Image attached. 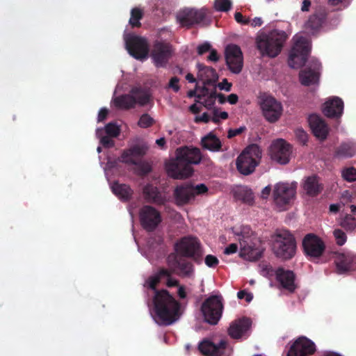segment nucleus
Returning <instances> with one entry per match:
<instances>
[{"mask_svg": "<svg viewBox=\"0 0 356 356\" xmlns=\"http://www.w3.org/2000/svg\"><path fill=\"white\" fill-rule=\"evenodd\" d=\"M149 291V295L153 296L149 312L155 323L161 325L175 323L181 314L179 302L167 290Z\"/></svg>", "mask_w": 356, "mask_h": 356, "instance_id": "obj_1", "label": "nucleus"}, {"mask_svg": "<svg viewBox=\"0 0 356 356\" xmlns=\"http://www.w3.org/2000/svg\"><path fill=\"white\" fill-rule=\"evenodd\" d=\"M147 145L137 139L135 143L130 144L129 148L124 149L117 161H108L104 168L106 178L108 179L109 171L115 168L118 162L123 163L129 166H134L138 174H146L151 170L149 165L141 158L146 154Z\"/></svg>", "mask_w": 356, "mask_h": 356, "instance_id": "obj_2", "label": "nucleus"}, {"mask_svg": "<svg viewBox=\"0 0 356 356\" xmlns=\"http://www.w3.org/2000/svg\"><path fill=\"white\" fill-rule=\"evenodd\" d=\"M236 240L240 245V256L248 261H255L261 255L259 241L249 226H240L232 228Z\"/></svg>", "mask_w": 356, "mask_h": 356, "instance_id": "obj_3", "label": "nucleus"}, {"mask_svg": "<svg viewBox=\"0 0 356 356\" xmlns=\"http://www.w3.org/2000/svg\"><path fill=\"white\" fill-rule=\"evenodd\" d=\"M286 37L284 31L277 30L261 33L257 38V47L263 56L275 57L280 53Z\"/></svg>", "mask_w": 356, "mask_h": 356, "instance_id": "obj_4", "label": "nucleus"}, {"mask_svg": "<svg viewBox=\"0 0 356 356\" xmlns=\"http://www.w3.org/2000/svg\"><path fill=\"white\" fill-rule=\"evenodd\" d=\"M272 248L274 254L282 259H289L296 253V243L293 236L285 229H278L272 236Z\"/></svg>", "mask_w": 356, "mask_h": 356, "instance_id": "obj_5", "label": "nucleus"}, {"mask_svg": "<svg viewBox=\"0 0 356 356\" xmlns=\"http://www.w3.org/2000/svg\"><path fill=\"white\" fill-rule=\"evenodd\" d=\"M261 155V150L257 145L248 146L236 160L238 171L243 175L252 174L259 164Z\"/></svg>", "mask_w": 356, "mask_h": 356, "instance_id": "obj_6", "label": "nucleus"}, {"mask_svg": "<svg viewBox=\"0 0 356 356\" xmlns=\"http://www.w3.org/2000/svg\"><path fill=\"white\" fill-rule=\"evenodd\" d=\"M297 183L280 181L273 186V200L280 211L286 209L296 198Z\"/></svg>", "mask_w": 356, "mask_h": 356, "instance_id": "obj_7", "label": "nucleus"}, {"mask_svg": "<svg viewBox=\"0 0 356 356\" xmlns=\"http://www.w3.org/2000/svg\"><path fill=\"white\" fill-rule=\"evenodd\" d=\"M293 40V46L289 53V65L292 68H298L305 63L311 50V43L301 33L296 34Z\"/></svg>", "mask_w": 356, "mask_h": 356, "instance_id": "obj_8", "label": "nucleus"}, {"mask_svg": "<svg viewBox=\"0 0 356 356\" xmlns=\"http://www.w3.org/2000/svg\"><path fill=\"white\" fill-rule=\"evenodd\" d=\"M124 40L126 49L131 56L141 60L147 58L149 46L145 38L124 33Z\"/></svg>", "mask_w": 356, "mask_h": 356, "instance_id": "obj_9", "label": "nucleus"}, {"mask_svg": "<svg viewBox=\"0 0 356 356\" xmlns=\"http://www.w3.org/2000/svg\"><path fill=\"white\" fill-rule=\"evenodd\" d=\"M222 311V298L218 296H212L208 298L201 307L204 321L211 325L218 323L221 317Z\"/></svg>", "mask_w": 356, "mask_h": 356, "instance_id": "obj_10", "label": "nucleus"}, {"mask_svg": "<svg viewBox=\"0 0 356 356\" xmlns=\"http://www.w3.org/2000/svg\"><path fill=\"white\" fill-rule=\"evenodd\" d=\"M260 107L262 115L270 123L277 122L283 113V106L272 96H264L261 99Z\"/></svg>", "mask_w": 356, "mask_h": 356, "instance_id": "obj_11", "label": "nucleus"}, {"mask_svg": "<svg viewBox=\"0 0 356 356\" xmlns=\"http://www.w3.org/2000/svg\"><path fill=\"white\" fill-rule=\"evenodd\" d=\"M207 191V187L203 184L196 186L183 184L175 188L174 195L178 204H185L193 200L195 195L205 194Z\"/></svg>", "mask_w": 356, "mask_h": 356, "instance_id": "obj_12", "label": "nucleus"}, {"mask_svg": "<svg viewBox=\"0 0 356 356\" xmlns=\"http://www.w3.org/2000/svg\"><path fill=\"white\" fill-rule=\"evenodd\" d=\"M165 170L168 175L175 179H186L191 177L193 172V168L176 154L175 158L171 159L165 163Z\"/></svg>", "mask_w": 356, "mask_h": 356, "instance_id": "obj_13", "label": "nucleus"}, {"mask_svg": "<svg viewBox=\"0 0 356 356\" xmlns=\"http://www.w3.org/2000/svg\"><path fill=\"white\" fill-rule=\"evenodd\" d=\"M175 250L182 256L195 258L201 254L200 243L196 238L186 236L181 238L175 245Z\"/></svg>", "mask_w": 356, "mask_h": 356, "instance_id": "obj_14", "label": "nucleus"}, {"mask_svg": "<svg viewBox=\"0 0 356 356\" xmlns=\"http://www.w3.org/2000/svg\"><path fill=\"white\" fill-rule=\"evenodd\" d=\"M291 152V147L283 139L273 141L270 147L271 159L282 165L289 162Z\"/></svg>", "mask_w": 356, "mask_h": 356, "instance_id": "obj_15", "label": "nucleus"}, {"mask_svg": "<svg viewBox=\"0 0 356 356\" xmlns=\"http://www.w3.org/2000/svg\"><path fill=\"white\" fill-rule=\"evenodd\" d=\"M225 60L229 70L239 74L243 66V54L240 47L236 44H229L225 48Z\"/></svg>", "mask_w": 356, "mask_h": 356, "instance_id": "obj_16", "label": "nucleus"}, {"mask_svg": "<svg viewBox=\"0 0 356 356\" xmlns=\"http://www.w3.org/2000/svg\"><path fill=\"white\" fill-rule=\"evenodd\" d=\"M172 273L167 269L160 270L145 280L144 287L148 290H154L163 282H165L168 287L178 285L177 280L171 277Z\"/></svg>", "mask_w": 356, "mask_h": 356, "instance_id": "obj_17", "label": "nucleus"}, {"mask_svg": "<svg viewBox=\"0 0 356 356\" xmlns=\"http://www.w3.org/2000/svg\"><path fill=\"white\" fill-rule=\"evenodd\" d=\"M316 351L315 343L305 337H300L291 346L286 356H310Z\"/></svg>", "mask_w": 356, "mask_h": 356, "instance_id": "obj_18", "label": "nucleus"}, {"mask_svg": "<svg viewBox=\"0 0 356 356\" xmlns=\"http://www.w3.org/2000/svg\"><path fill=\"white\" fill-rule=\"evenodd\" d=\"M120 134V127L115 122L108 123L104 128H97L96 136L99 139L100 143L105 147L114 146L113 138L118 137Z\"/></svg>", "mask_w": 356, "mask_h": 356, "instance_id": "obj_19", "label": "nucleus"}, {"mask_svg": "<svg viewBox=\"0 0 356 356\" xmlns=\"http://www.w3.org/2000/svg\"><path fill=\"white\" fill-rule=\"evenodd\" d=\"M333 259L338 274L356 269V255L351 252H335Z\"/></svg>", "mask_w": 356, "mask_h": 356, "instance_id": "obj_20", "label": "nucleus"}, {"mask_svg": "<svg viewBox=\"0 0 356 356\" xmlns=\"http://www.w3.org/2000/svg\"><path fill=\"white\" fill-rule=\"evenodd\" d=\"M139 216L142 226L148 231L154 230L161 222L160 213L151 206L143 207Z\"/></svg>", "mask_w": 356, "mask_h": 356, "instance_id": "obj_21", "label": "nucleus"}, {"mask_svg": "<svg viewBox=\"0 0 356 356\" xmlns=\"http://www.w3.org/2000/svg\"><path fill=\"white\" fill-rule=\"evenodd\" d=\"M200 351L205 356H220L230 350L227 341L221 339L218 343L210 340H203L199 344Z\"/></svg>", "mask_w": 356, "mask_h": 356, "instance_id": "obj_22", "label": "nucleus"}, {"mask_svg": "<svg viewBox=\"0 0 356 356\" xmlns=\"http://www.w3.org/2000/svg\"><path fill=\"white\" fill-rule=\"evenodd\" d=\"M302 245L305 253L311 257H320L325 250L323 241L312 234H309L305 236Z\"/></svg>", "mask_w": 356, "mask_h": 356, "instance_id": "obj_23", "label": "nucleus"}, {"mask_svg": "<svg viewBox=\"0 0 356 356\" xmlns=\"http://www.w3.org/2000/svg\"><path fill=\"white\" fill-rule=\"evenodd\" d=\"M326 12L324 10H318L314 13L305 23V29L311 34H315L320 31L327 30L325 23Z\"/></svg>", "mask_w": 356, "mask_h": 356, "instance_id": "obj_24", "label": "nucleus"}, {"mask_svg": "<svg viewBox=\"0 0 356 356\" xmlns=\"http://www.w3.org/2000/svg\"><path fill=\"white\" fill-rule=\"evenodd\" d=\"M172 53L171 47L167 43L156 42L153 48L151 56L157 67H164Z\"/></svg>", "mask_w": 356, "mask_h": 356, "instance_id": "obj_25", "label": "nucleus"}, {"mask_svg": "<svg viewBox=\"0 0 356 356\" xmlns=\"http://www.w3.org/2000/svg\"><path fill=\"white\" fill-rule=\"evenodd\" d=\"M204 16L202 10L193 8H184L177 14V22L183 26H188L195 23L201 22Z\"/></svg>", "mask_w": 356, "mask_h": 356, "instance_id": "obj_26", "label": "nucleus"}, {"mask_svg": "<svg viewBox=\"0 0 356 356\" xmlns=\"http://www.w3.org/2000/svg\"><path fill=\"white\" fill-rule=\"evenodd\" d=\"M321 69L320 62L316 59H312L309 67L300 73V83L304 86L316 83L318 81Z\"/></svg>", "mask_w": 356, "mask_h": 356, "instance_id": "obj_27", "label": "nucleus"}, {"mask_svg": "<svg viewBox=\"0 0 356 356\" xmlns=\"http://www.w3.org/2000/svg\"><path fill=\"white\" fill-rule=\"evenodd\" d=\"M323 113L329 118H339L343 111V102L338 97H329L323 105Z\"/></svg>", "mask_w": 356, "mask_h": 356, "instance_id": "obj_28", "label": "nucleus"}, {"mask_svg": "<svg viewBox=\"0 0 356 356\" xmlns=\"http://www.w3.org/2000/svg\"><path fill=\"white\" fill-rule=\"evenodd\" d=\"M275 277L281 287L287 291L292 293L296 289L295 275L293 271L282 268H278L275 271Z\"/></svg>", "mask_w": 356, "mask_h": 356, "instance_id": "obj_29", "label": "nucleus"}, {"mask_svg": "<svg viewBox=\"0 0 356 356\" xmlns=\"http://www.w3.org/2000/svg\"><path fill=\"white\" fill-rule=\"evenodd\" d=\"M197 79L205 87H216V83L218 76L215 70L210 67L204 66L201 63L197 64Z\"/></svg>", "mask_w": 356, "mask_h": 356, "instance_id": "obj_30", "label": "nucleus"}, {"mask_svg": "<svg viewBox=\"0 0 356 356\" xmlns=\"http://www.w3.org/2000/svg\"><path fill=\"white\" fill-rule=\"evenodd\" d=\"M176 155L182 161L191 166L192 164H199L202 160V154L200 149L196 147H181L176 150Z\"/></svg>", "mask_w": 356, "mask_h": 356, "instance_id": "obj_31", "label": "nucleus"}, {"mask_svg": "<svg viewBox=\"0 0 356 356\" xmlns=\"http://www.w3.org/2000/svg\"><path fill=\"white\" fill-rule=\"evenodd\" d=\"M309 124L314 135L319 140H325L329 129L323 120L317 115L313 114L309 117Z\"/></svg>", "mask_w": 356, "mask_h": 356, "instance_id": "obj_32", "label": "nucleus"}, {"mask_svg": "<svg viewBox=\"0 0 356 356\" xmlns=\"http://www.w3.org/2000/svg\"><path fill=\"white\" fill-rule=\"evenodd\" d=\"M251 325L248 318H241L234 321L229 326V334L233 339H241L245 335Z\"/></svg>", "mask_w": 356, "mask_h": 356, "instance_id": "obj_33", "label": "nucleus"}, {"mask_svg": "<svg viewBox=\"0 0 356 356\" xmlns=\"http://www.w3.org/2000/svg\"><path fill=\"white\" fill-rule=\"evenodd\" d=\"M216 99V87H205L203 86L201 90H198L197 99L196 102L205 108L209 109L215 104Z\"/></svg>", "mask_w": 356, "mask_h": 356, "instance_id": "obj_34", "label": "nucleus"}, {"mask_svg": "<svg viewBox=\"0 0 356 356\" xmlns=\"http://www.w3.org/2000/svg\"><path fill=\"white\" fill-rule=\"evenodd\" d=\"M144 198L149 202L156 204H163L166 201V198L159 191L156 186L152 184H147L143 191Z\"/></svg>", "mask_w": 356, "mask_h": 356, "instance_id": "obj_35", "label": "nucleus"}, {"mask_svg": "<svg viewBox=\"0 0 356 356\" xmlns=\"http://www.w3.org/2000/svg\"><path fill=\"white\" fill-rule=\"evenodd\" d=\"M234 197L243 204L248 206H252L254 204V195L252 191L245 186H238L234 188Z\"/></svg>", "mask_w": 356, "mask_h": 356, "instance_id": "obj_36", "label": "nucleus"}, {"mask_svg": "<svg viewBox=\"0 0 356 356\" xmlns=\"http://www.w3.org/2000/svg\"><path fill=\"white\" fill-rule=\"evenodd\" d=\"M112 103L117 108L127 110L135 106L136 104V97L133 96L131 91L128 95L114 97L113 98Z\"/></svg>", "mask_w": 356, "mask_h": 356, "instance_id": "obj_37", "label": "nucleus"}, {"mask_svg": "<svg viewBox=\"0 0 356 356\" xmlns=\"http://www.w3.org/2000/svg\"><path fill=\"white\" fill-rule=\"evenodd\" d=\"M203 148L211 152H219L221 149V142L219 138L212 132L209 133L201 140Z\"/></svg>", "mask_w": 356, "mask_h": 356, "instance_id": "obj_38", "label": "nucleus"}, {"mask_svg": "<svg viewBox=\"0 0 356 356\" xmlns=\"http://www.w3.org/2000/svg\"><path fill=\"white\" fill-rule=\"evenodd\" d=\"M113 193L120 199L128 200L132 195V190L129 186L115 182L111 185Z\"/></svg>", "mask_w": 356, "mask_h": 356, "instance_id": "obj_39", "label": "nucleus"}, {"mask_svg": "<svg viewBox=\"0 0 356 356\" xmlns=\"http://www.w3.org/2000/svg\"><path fill=\"white\" fill-rule=\"evenodd\" d=\"M303 188L309 195H316L321 191L318 180L315 176L307 177L304 182Z\"/></svg>", "mask_w": 356, "mask_h": 356, "instance_id": "obj_40", "label": "nucleus"}, {"mask_svg": "<svg viewBox=\"0 0 356 356\" xmlns=\"http://www.w3.org/2000/svg\"><path fill=\"white\" fill-rule=\"evenodd\" d=\"M178 275L183 278L193 279L195 277V268L192 263L183 261L179 264Z\"/></svg>", "mask_w": 356, "mask_h": 356, "instance_id": "obj_41", "label": "nucleus"}, {"mask_svg": "<svg viewBox=\"0 0 356 356\" xmlns=\"http://www.w3.org/2000/svg\"><path fill=\"white\" fill-rule=\"evenodd\" d=\"M134 97H136V104L144 106L147 104L151 99V94L148 90L135 88L131 90Z\"/></svg>", "mask_w": 356, "mask_h": 356, "instance_id": "obj_42", "label": "nucleus"}, {"mask_svg": "<svg viewBox=\"0 0 356 356\" xmlns=\"http://www.w3.org/2000/svg\"><path fill=\"white\" fill-rule=\"evenodd\" d=\"M340 225L347 231H353L356 228V219L350 214H346L340 221Z\"/></svg>", "mask_w": 356, "mask_h": 356, "instance_id": "obj_43", "label": "nucleus"}, {"mask_svg": "<svg viewBox=\"0 0 356 356\" xmlns=\"http://www.w3.org/2000/svg\"><path fill=\"white\" fill-rule=\"evenodd\" d=\"M356 154V148L351 144L342 145L337 152V154L341 157H352Z\"/></svg>", "mask_w": 356, "mask_h": 356, "instance_id": "obj_44", "label": "nucleus"}, {"mask_svg": "<svg viewBox=\"0 0 356 356\" xmlns=\"http://www.w3.org/2000/svg\"><path fill=\"white\" fill-rule=\"evenodd\" d=\"M143 15L142 10L138 8H133L131 12V17L129 24L132 26H138L140 25V19Z\"/></svg>", "mask_w": 356, "mask_h": 356, "instance_id": "obj_45", "label": "nucleus"}, {"mask_svg": "<svg viewBox=\"0 0 356 356\" xmlns=\"http://www.w3.org/2000/svg\"><path fill=\"white\" fill-rule=\"evenodd\" d=\"M231 0H215L214 8L217 11L227 12L232 6Z\"/></svg>", "mask_w": 356, "mask_h": 356, "instance_id": "obj_46", "label": "nucleus"}, {"mask_svg": "<svg viewBox=\"0 0 356 356\" xmlns=\"http://www.w3.org/2000/svg\"><path fill=\"white\" fill-rule=\"evenodd\" d=\"M341 175L344 179L348 181H354L356 180V168L348 167L341 171Z\"/></svg>", "mask_w": 356, "mask_h": 356, "instance_id": "obj_47", "label": "nucleus"}, {"mask_svg": "<svg viewBox=\"0 0 356 356\" xmlns=\"http://www.w3.org/2000/svg\"><path fill=\"white\" fill-rule=\"evenodd\" d=\"M167 263L169 268H170V270H169L174 272L175 271V270L178 268L179 264L181 263V261H179L178 256L176 253H172L168 257Z\"/></svg>", "mask_w": 356, "mask_h": 356, "instance_id": "obj_48", "label": "nucleus"}, {"mask_svg": "<svg viewBox=\"0 0 356 356\" xmlns=\"http://www.w3.org/2000/svg\"><path fill=\"white\" fill-rule=\"evenodd\" d=\"M154 123V119L148 114H143L139 119L138 124L142 128H147Z\"/></svg>", "mask_w": 356, "mask_h": 356, "instance_id": "obj_49", "label": "nucleus"}, {"mask_svg": "<svg viewBox=\"0 0 356 356\" xmlns=\"http://www.w3.org/2000/svg\"><path fill=\"white\" fill-rule=\"evenodd\" d=\"M333 234L334 236L337 243L339 245H343L346 242V234L341 231V229H335L333 232Z\"/></svg>", "mask_w": 356, "mask_h": 356, "instance_id": "obj_50", "label": "nucleus"}, {"mask_svg": "<svg viewBox=\"0 0 356 356\" xmlns=\"http://www.w3.org/2000/svg\"><path fill=\"white\" fill-rule=\"evenodd\" d=\"M204 263L208 267L214 268L218 264L219 260L216 256L208 254L204 259Z\"/></svg>", "mask_w": 356, "mask_h": 356, "instance_id": "obj_51", "label": "nucleus"}, {"mask_svg": "<svg viewBox=\"0 0 356 356\" xmlns=\"http://www.w3.org/2000/svg\"><path fill=\"white\" fill-rule=\"evenodd\" d=\"M295 134L296 138L302 144H305L307 141V134L302 129H297L295 131Z\"/></svg>", "mask_w": 356, "mask_h": 356, "instance_id": "obj_52", "label": "nucleus"}, {"mask_svg": "<svg viewBox=\"0 0 356 356\" xmlns=\"http://www.w3.org/2000/svg\"><path fill=\"white\" fill-rule=\"evenodd\" d=\"M238 299H245L247 302H250L253 299V294L245 290L240 291L237 293Z\"/></svg>", "mask_w": 356, "mask_h": 356, "instance_id": "obj_53", "label": "nucleus"}, {"mask_svg": "<svg viewBox=\"0 0 356 356\" xmlns=\"http://www.w3.org/2000/svg\"><path fill=\"white\" fill-rule=\"evenodd\" d=\"M273 188H272L270 185L265 186L261 191L260 197L264 200H267L270 195L271 193L273 194Z\"/></svg>", "mask_w": 356, "mask_h": 356, "instance_id": "obj_54", "label": "nucleus"}, {"mask_svg": "<svg viewBox=\"0 0 356 356\" xmlns=\"http://www.w3.org/2000/svg\"><path fill=\"white\" fill-rule=\"evenodd\" d=\"M211 50V44L208 42H205L203 44L197 47V53L200 55H202L207 51Z\"/></svg>", "mask_w": 356, "mask_h": 356, "instance_id": "obj_55", "label": "nucleus"}, {"mask_svg": "<svg viewBox=\"0 0 356 356\" xmlns=\"http://www.w3.org/2000/svg\"><path fill=\"white\" fill-rule=\"evenodd\" d=\"M234 19L238 23L241 24H248L250 23V19L245 18L241 13H236L234 14Z\"/></svg>", "mask_w": 356, "mask_h": 356, "instance_id": "obj_56", "label": "nucleus"}, {"mask_svg": "<svg viewBox=\"0 0 356 356\" xmlns=\"http://www.w3.org/2000/svg\"><path fill=\"white\" fill-rule=\"evenodd\" d=\"M228 117V113L225 111L216 112L212 120L214 122H218L220 119L225 120Z\"/></svg>", "mask_w": 356, "mask_h": 356, "instance_id": "obj_57", "label": "nucleus"}, {"mask_svg": "<svg viewBox=\"0 0 356 356\" xmlns=\"http://www.w3.org/2000/svg\"><path fill=\"white\" fill-rule=\"evenodd\" d=\"M218 87L221 90L229 92L231 90L232 84L229 83L226 79H224L222 82L218 84Z\"/></svg>", "mask_w": 356, "mask_h": 356, "instance_id": "obj_58", "label": "nucleus"}, {"mask_svg": "<svg viewBox=\"0 0 356 356\" xmlns=\"http://www.w3.org/2000/svg\"><path fill=\"white\" fill-rule=\"evenodd\" d=\"M328 3L332 6H341L347 7L350 3V0H328Z\"/></svg>", "mask_w": 356, "mask_h": 356, "instance_id": "obj_59", "label": "nucleus"}, {"mask_svg": "<svg viewBox=\"0 0 356 356\" xmlns=\"http://www.w3.org/2000/svg\"><path fill=\"white\" fill-rule=\"evenodd\" d=\"M238 250V246L236 243H231L229 245L225 250L224 254H231L236 252Z\"/></svg>", "mask_w": 356, "mask_h": 356, "instance_id": "obj_60", "label": "nucleus"}, {"mask_svg": "<svg viewBox=\"0 0 356 356\" xmlns=\"http://www.w3.org/2000/svg\"><path fill=\"white\" fill-rule=\"evenodd\" d=\"M244 129H245L244 127H241L239 128L234 129H229L228 131L227 137L232 138L234 136H236L240 134L241 133H242L244 131Z\"/></svg>", "mask_w": 356, "mask_h": 356, "instance_id": "obj_61", "label": "nucleus"}, {"mask_svg": "<svg viewBox=\"0 0 356 356\" xmlns=\"http://www.w3.org/2000/svg\"><path fill=\"white\" fill-rule=\"evenodd\" d=\"M194 120H195V122H206L207 123V122H209L210 118L207 115V113H204L201 115L195 116Z\"/></svg>", "mask_w": 356, "mask_h": 356, "instance_id": "obj_62", "label": "nucleus"}, {"mask_svg": "<svg viewBox=\"0 0 356 356\" xmlns=\"http://www.w3.org/2000/svg\"><path fill=\"white\" fill-rule=\"evenodd\" d=\"M179 79L177 77H172L169 82V87L172 88L175 92L179 90V86L178 84Z\"/></svg>", "mask_w": 356, "mask_h": 356, "instance_id": "obj_63", "label": "nucleus"}, {"mask_svg": "<svg viewBox=\"0 0 356 356\" xmlns=\"http://www.w3.org/2000/svg\"><path fill=\"white\" fill-rule=\"evenodd\" d=\"M108 109L105 108H102L99 110L98 116H97V121L102 122L104 120L108 115Z\"/></svg>", "mask_w": 356, "mask_h": 356, "instance_id": "obj_64", "label": "nucleus"}]
</instances>
